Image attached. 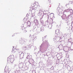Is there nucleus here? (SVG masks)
Returning <instances> with one entry per match:
<instances>
[{"mask_svg": "<svg viewBox=\"0 0 73 73\" xmlns=\"http://www.w3.org/2000/svg\"><path fill=\"white\" fill-rule=\"evenodd\" d=\"M20 57H21V58H23V57H24V54H21L20 55Z\"/></svg>", "mask_w": 73, "mask_h": 73, "instance_id": "7", "label": "nucleus"}, {"mask_svg": "<svg viewBox=\"0 0 73 73\" xmlns=\"http://www.w3.org/2000/svg\"><path fill=\"white\" fill-rule=\"evenodd\" d=\"M17 35V33H15V34H13V35H12V36H15V35Z\"/></svg>", "mask_w": 73, "mask_h": 73, "instance_id": "12", "label": "nucleus"}, {"mask_svg": "<svg viewBox=\"0 0 73 73\" xmlns=\"http://www.w3.org/2000/svg\"><path fill=\"white\" fill-rule=\"evenodd\" d=\"M11 56H10L7 58V61H9L11 60Z\"/></svg>", "mask_w": 73, "mask_h": 73, "instance_id": "6", "label": "nucleus"}, {"mask_svg": "<svg viewBox=\"0 0 73 73\" xmlns=\"http://www.w3.org/2000/svg\"><path fill=\"white\" fill-rule=\"evenodd\" d=\"M30 25H31V23H30V22H28L27 23V25H28V26H29Z\"/></svg>", "mask_w": 73, "mask_h": 73, "instance_id": "13", "label": "nucleus"}, {"mask_svg": "<svg viewBox=\"0 0 73 73\" xmlns=\"http://www.w3.org/2000/svg\"><path fill=\"white\" fill-rule=\"evenodd\" d=\"M16 52V49H15V48H13L12 52H13V53H15V52Z\"/></svg>", "mask_w": 73, "mask_h": 73, "instance_id": "5", "label": "nucleus"}, {"mask_svg": "<svg viewBox=\"0 0 73 73\" xmlns=\"http://www.w3.org/2000/svg\"><path fill=\"white\" fill-rule=\"evenodd\" d=\"M59 35H60V34H56L55 35V37L54 38L55 40L57 39V37H59Z\"/></svg>", "mask_w": 73, "mask_h": 73, "instance_id": "2", "label": "nucleus"}, {"mask_svg": "<svg viewBox=\"0 0 73 73\" xmlns=\"http://www.w3.org/2000/svg\"><path fill=\"white\" fill-rule=\"evenodd\" d=\"M31 6L32 7V8L33 9H34L33 8H34V7H35V5H34V4H32L31 5Z\"/></svg>", "mask_w": 73, "mask_h": 73, "instance_id": "8", "label": "nucleus"}, {"mask_svg": "<svg viewBox=\"0 0 73 73\" xmlns=\"http://www.w3.org/2000/svg\"><path fill=\"white\" fill-rule=\"evenodd\" d=\"M48 3H50V4L51 3V1L50 0H48L47 1Z\"/></svg>", "mask_w": 73, "mask_h": 73, "instance_id": "11", "label": "nucleus"}, {"mask_svg": "<svg viewBox=\"0 0 73 73\" xmlns=\"http://www.w3.org/2000/svg\"><path fill=\"white\" fill-rule=\"evenodd\" d=\"M55 33L56 34H60L59 29H58L56 31Z\"/></svg>", "mask_w": 73, "mask_h": 73, "instance_id": "3", "label": "nucleus"}, {"mask_svg": "<svg viewBox=\"0 0 73 73\" xmlns=\"http://www.w3.org/2000/svg\"><path fill=\"white\" fill-rule=\"evenodd\" d=\"M27 32V31L25 30H24L23 31V33H26Z\"/></svg>", "mask_w": 73, "mask_h": 73, "instance_id": "15", "label": "nucleus"}, {"mask_svg": "<svg viewBox=\"0 0 73 73\" xmlns=\"http://www.w3.org/2000/svg\"><path fill=\"white\" fill-rule=\"evenodd\" d=\"M14 61V60H13V58H11V59L10 61H11V62H13Z\"/></svg>", "mask_w": 73, "mask_h": 73, "instance_id": "10", "label": "nucleus"}, {"mask_svg": "<svg viewBox=\"0 0 73 73\" xmlns=\"http://www.w3.org/2000/svg\"><path fill=\"white\" fill-rule=\"evenodd\" d=\"M51 14L50 15V16H51Z\"/></svg>", "mask_w": 73, "mask_h": 73, "instance_id": "19", "label": "nucleus"}, {"mask_svg": "<svg viewBox=\"0 0 73 73\" xmlns=\"http://www.w3.org/2000/svg\"><path fill=\"white\" fill-rule=\"evenodd\" d=\"M27 59H31L32 58V56L29 55L27 56Z\"/></svg>", "mask_w": 73, "mask_h": 73, "instance_id": "4", "label": "nucleus"}, {"mask_svg": "<svg viewBox=\"0 0 73 73\" xmlns=\"http://www.w3.org/2000/svg\"><path fill=\"white\" fill-rule=\"evenodd\" d=\"M30 37H32V36H30Z\"/></svg>", "mask_w": 73, "mask_h": 73, "instance_id": "17", "label": "nucleus"}, {"mask_svg": "<svg viewBox=\"0 0 73 73\" xmlns=\"http://www.w3.org/2000/svg\"><path fill=\"white\" fill-rule=\"evenodd\" d=\"M18 53H20V50L19 49H18Z\"/></svg>", "mask_w": 73, "mask_h": 73, "instance_id": "16", "label": "nucleus"}, {"mask_svg": "<svg viewBox=\"0 0 73 73\" xmlns=\"http://www.w3.org/2000/svg\"><path fill=\"white\" fill-rule=\"evenodd\" d=\"M33 40H34V39H35V38L33 37Z\"/></svg>", "mask_w": 73, "mask_h": 73, "instance_id": "18", "label": "nucleus"}, {"mask_svg": "<svg viewBox=\"0 0 73 73\" xmlns=\"http://www.w3.org/2000/svg\"><path fill=\"white\" fill-rule=\"evenodd\" d=\"M41 31H42V32L44 31V28H43L42 27L41 28Z\"/></svg>", "mask_w": 73, "mask_h": 73, "instance_id": "14", "label": "nucleus"}, {"mask_svg": "<svg viewBox=\"0 0 73 73\" xmlns=\"http://www.w3.org/2000/svg\"><path fill=\"white\" fill-rule=\"evenodd\" d=\"M57 11H58V12H60V7H58L57 8Z\"/></svg>", "mask_w": 73, "mask_h": 73, "instance_id": "9", "label": "nucleus"}, {"mask_svg": "<svg viewBox=\"0 0 73 73\" xmlns=\"http://www.w3.org/2000/svg\"><path fill=\"white\" fill-rule=\"evenodd\" d=\"M21 39H22L20 41V43L24 44V42H25V41H24V39L22 38Z\"/></svg>", "mask_w": 73, "mask_h": 73, "instance_id": "1", "label": "nucleus"}]
</instances>
